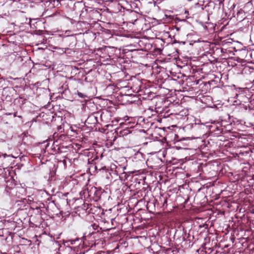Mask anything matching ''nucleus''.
I'll return each mask as SVG.
<instances>
[{"instance_id":"nucleus-1","label":"nucleus","mask_w":254,"mask_h":254,"mask_svg":"<svg viewBox=\"0 0 254 254\" xmlns=\"http://www.w3.org/2000/svg\"><path fill=\"white\" fill-rule=\"evenodd\" d=\"M5 183V191L9 195L20 197L21 194L25 191L24 189L22 187H16V182L12 177L7 178Z\"/></svg>"},{"instance_id":"nucleus-2","label":"nucleus","mask_w":254,"mask_h":254,"mask_svg":"<svg viewBox=\"0 0 254 254\" xmlns=\"http://www.w3.org/2000/svg\"><path fill=\"white\" fill-rule=\"evenodd\" d=\"M112 168L115 169V173H116V176L118 177L124 172V170L126 169V166H122L119 164H118V165L113 164L112 165Z\"/></svg>"},{"instance_id":"nucleus-9","label":"nucleus","mask_w":254,"mask_h":254,"mask_svg":"<svg viewBox=\"0 0 254 254\" xmlns=\"http://www.w3.org/2000/svg\"><path fill=\"white\" fill-rule=\"evenodd\" d=\"M195 4H198V3L197 1H196V2H195Z\"/></svg>"},{"instance_id":"nucleus-6","label":"nucleus","mask_w":254,"mask_h":254,"mask_svg":"<svg viewBox=\"0 0 254 254\" xmlns=\"http://www.w3.org/2000/svg\"><path fill=\"white\" fill-rule=\"evenodd\" d=\"M78 95H79V97H83V96H82V93H78Z\"/></svg>"},{"instance_id":"nucleus-7","label":"nucleus","mask_w":254,"mask_h":254,"mask_svg":"<svg viewBox=\"0 0 254 254\" xmlns=\"http://www.w3.org/2000/svg\"><path fill=\"white\" fill-rule=\"evenodd\" d=\"M125 118H127V119H125L126 121L128 119V117L127 116H126Z\"/></svg>"},{"instance_id":"nucleus-3","label":"nucleus","mask_w":254,"mask_h":254,"mask_svg":"<svg viewBox=\"0 0 254 254\" xmlns=\"http://www.w3.org/2000/svg\"><path fill=\"white\" fill-rule=\"evenodd\" d=\"M92 192H94V194L95 195V197H94L95 199L96 200L100 198V191L97 190L96 188H92L90 191L89 193V195L91 196L92 195Z\"/></svg>"},{"instance_id":"nucleus-4","label":"nucleus","mask_w":254,"mask_h":254,"mask_svg":"<svg viewBox=\"0 0 254 254\" xmlns=\"http://www.w3.org/2000/svg\"><path fill=\"white\" fill-rule=\"evenodd\" d=\"M118 177L122 181H125L127 179V177H128V175H127V174L125 172H124L123 173V174H121Z\"/></svg>"},{"instance_id":"nucleus-8","label":"nucleus","mask_w":254,"mask_h":254,"mask_svg":"<svg viewBox=\"0 0 254 254\" xmlns=\"http://www.w3.org/2000/svg\"><path fill=\"white\" fill-rule=\"evenodd\" d=\"M251 212L253 214H254V209H252Z\"/></svg>"},{"instance_id":"nucleus-5","label":"nucleus","mask_w":254,"mask_h":254,"mask_svg":"<svg viewBox=\"0 0 254 254\" xmlns=\"http://www.w3.org/2000/svg\"><path fill=\"white\" fill-rule=\"evenodd\" d=\"M115 169L112 168V165L111 166V172L110 173V175L113 176V175L116 176V173H115Z\"/></svg>"}]
</instances>
